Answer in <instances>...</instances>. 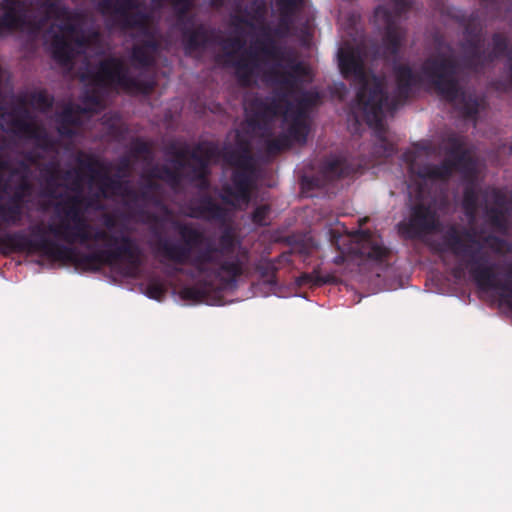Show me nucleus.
I'll list each match as a JSON object with an SVG mask.
<instances>
[{"label": "nucleus", "mask_w": 512, "mask_h": 512, "mask_svg": "<svg viewBox=\"0 0 512 512\" xmlns=\"http://www.w3.org/2000/svg\"><path fill=\"white\" fill-rule=\"evenodd\" d=\"M339 68L344 78L353 77L359 84L356 94V106L362 113L366 124L373 129L377 142L374 153L388 158L395 153V146L387 139V128L384 123L385 113H393L407 101L415 86L420 84L419 76L409 65L394 66L396 95L390 99L385 89L384 80L374 74L368 75L363 59L353 49L341 50Z\"/></svg>", "instance_id": "nucleus-1"}, {"label": "nucleus", "mask_w": 512, "mask_h": 512, "mask_svg": "<svg viewBox=\"0 0 512 512\" xmlns=\"http://www.w3.org/2000/svg\"><path fill=\"white\" fill-rule=\"evenodd\" d=\"M178 232L184 242L183 246L190 248V253L193 248L204 246L192 255L190 264L205 279L196 285L183 287L180 291L182 299L206 302L215 288L213 280H218L223 287L237 285L238 279L245 272L250 255L232 227L227 226L221 231L217 244L202 231L188 224H180Z\"/></svg>", "instance_id": "nucleus-2"}, {"label": "nucleus", "mask_w": 512, "mask_h": 512, "mask_svg": "<svg viewBox=\"0 0 512 512\" xmlns=\"http://www.w3.org/2000/svg\"><path fill=\"white\" fill-rule=\"evenodd\" d=\"M92 199L81 195H67L53 205L56 223L48 224V231L64 243L86 246L91 249V241H104L114 249H104L108 266L124 261V275L135 277L143 264V253L137 243L128 235L115 236L104 229H93L85 217L86 208Z\"/></svg>", "instance_id": "nucleus-3"}, {"label": "nucleus", "mask_w": 512, "mask_h": 512, "mask_svg": "<svg viewBox=\"0 0 512 512\" xmlns=\"http://www.w3.org/2000/svg\"><path fill=\"white\" fill-rule=\"evenodd\" d=\"M444 250L451 252L458 260L453 268L455 277H460L465 269L477 286L483 290L493 289L499 292L502 302L512 310V282L500 281L495 272L496 265L490 262L483 244L470 229H458L450 226L443 235ZM508 278H512V265L508 268Z\"/></svg>", "instance_id": "nucleus-4"}, {"label": "nucleus", "mask_w": 512, "mask_h": 512, "mask_svg": "<svg viewBox=\"0 0 512 512\" xmlns=\"http://www.w3.org/2000/svg\"><path fill=\"white\" fill-rule=\"evenodd\" d=\"M31 236L23 230L7 232L0 236V249L3 253L28 252L40 253L55 261L69 262L84 271H99L108 266L104 249L89 253L80 252L73 244H63L46 236V230L40 224L30 226ZM47 232L48 229H47Z\"/></svg>", "instance_id": "nucleus-5"}, {"label": "nucleus", "mask_w": 512, "mask_h": 512, "mask_svg": "<svg viewBox=\"0 0 512 512\" xmlns=\"http://www.w3.org/2000/svg\"><path fill=\"white\" fill-rule=\"evenodd\" d=\"M0 2V36L5 33L20 31L38 35L49 20L59 21L58 29L67 35L78 33L83 15L66 7L64 2Z\"/></svg>", "instance_id": "nucleus-6"}, {"label": "nucleus", "mask_w": 512, "mask_h": 512, "mask_svg": "<svg viewBox=\"0 0 512 512\" xmlns=\"http://www.w3.org/2000/svg\"><path fill=\"white\" fill-rule=\"evenodd\" d=\"M458 72L456 59L444 54L427 58L421 66L422 75L442 99L449 103L459 100L464 117L475 119L482 100L476 95L465 93L458 80Z\"/></svg>", "instance_id": "nucleus-7"}, {"label": "nucleus", "mask_w": 512, "mask_h": 512, "mask_svg": "<svg viewBox=\"0 0 512 512\" xmlns=\"http://www.w3.org/2000/svg\"><path fill=\"white\" fill-rule=\"evenodd\" d=\"M219 158L236 168L231 175V184L221 187L220 199L231 206L237 203L247 205L251 200L252 174L255 170L250 144L238 141L236 147L226 146L220 149Z\"/></svg>", "instance_id": "nucleus-8"}, {"label": "nucleus", "mask_w": 512, "mask_h": 512, "mask_svg": "<svg viewBox=\"0 0 512 512\" xmlns=\"http://www.w3.org/2000/svg\"><path fill=\"white\" fill-rule=\"evenodd\" d=\"M82 80H89L102 88H121L127 93L150 94L155 86L151 80H141L130 74L125 62L110 56L101 60L95 71L89 70L82 75Z\"/></svg>", "instance_id": "nucleus-9"}, {"label": "nucleus", "mask_w": 512, "mask_h": 512, "mask_svg": "<svg viewBox=\"0 0 512 512\" xmlns=\"http://www.w3.org/2000/svg\"><path fill=\"white\" fill-rule=\"evenodd\" d=\"M445 152L447 157L440 164H417L416 154L407 151L403 154V160L408 164L409 172L422 180L447 181L456 169L466 165L470 161L465 149L463 138L451 134L445 139Z\"/></svg>", "instance_id": "nucleus-10"}, {"label": "nucleus", "mask_w": 512, "mask_h": 512, "mask_svg": "<svg viewBox=\"0 0 512 512\" xmlns=\"http://www.w3.org/2000/svg\"><path fill=\"white\" fill-rule=\"evenodd\" d=\"M76 163L89 173L91 184H97V191L93 197L96 199H110L114 196H121L129 203L128 190L132 189L128 180H122L121 175H110V166L93 154L79 152Z\"/></svg>", "instance_id": "nucleus-11"}, {"label": "nucleus", "mask_w": 512, "mask_h": 512, "mask_svg": "<svg viewBox=\"0 0 512 512\" xmlns=\"http://www.w3.org/2000/svg\"><path fill=\"white\" fill-rule=\"evenodd\" d=\"M177 10L179 27L186 53L205 49L214 42V31L203 24L195 25V17L189 14L194 2H171Z\"/></svg>", "instance_id": "nucleus-12"}, {"label": "nucleus", "mask_w": 512, "mask_h": 512, "mask_svg": "<svg viewBox=\"0 0 512 512\" xmlns=\"http://www.w3.org/2000/svg\"><path fill=\"white\" fill-rule=\"evenodd\" d=\"M287 69L280 70L276 67L268 71L270 82L279 88L277 98L281 103L290 108L292 103L289 97L299 88L300 84L309 75V68L294 58L286 59Z\"/></svg>", "instance_id": "nucleus-13"}, {"label": "nucleus", "mask_w": 512, "mask_h": 512, "mask_svg": "<svg viewBox=\"0 0 512 512\" xmlns=\"http://www.w3.org/2000/svg\"><path fill=\"white\" fill-rule=\"evenodd\" d=\"M437 223L435 211L430 206L418 203L412 207L409 220L399 224V229L407 238L415 239L434 231Z\"/></svg>", "instance_id": "nucleus-14"}, {"label": "nucleus", "mask_w": 512, "mask_h": 512, "mask_svg": "<svg viewBox=\"0 0 512 512\" xmlns=\"http://www.w3.org/2000/svg\"><path fill=\"white\" fill-rule=\"evenodd\" d=\"M374 19L385 29L383 41L387 52L392 56L398 55L404 37L403 30L398 24V15L380 5L374 11Z\"/></svg>", "instance_id": "nucleus-15"}, {"label": "nucleus", "mask_w": 512, "mask_h": 512, "mask_svg": "<svg viewBox=\"0 0 512 512\" xmlns=\"http://www.w3.org/2000/svg\"><path fill=\"white\" fill-rule=\"evenodd\" d=\"M220 156V148L217 143L212 141L200 142L195 145L190 153V159L195 164L188 165L190 167L189 179L191 182L202 179L210 175V163L212 160L218 159Z\"/></svg>", "instance_id": "nucleus-16"}, {"label": "nucleus", "mask_w": 512, "mask_h": 512, "mask_svg": "<svg viewBox=\"0 0 512 512\" xmlns=\"http://www.w3.org/2000/svg\"><path fill=\"white\" fill-rule=\"evenodd\" d=\"M141 2H98L101 8H110L113 4L116 12V21L123 29H138L150 17L142 11H132Z\"/></svg>", "instance_id": "nucleus-17"}, {"label": "nucleus", "mask_w": 512, "mask_h": 512, "mask_svg": "<svg viewBox=\"0 0 512 512\" xmlns=\"http://www.w3.org/2000/svg\"><path fill=\"white\" fill-rule=\"evenodd\" d=\"M359 239V253L371 261L382 262L390 254V249L383 243L382 237L376 235L370 230H360L357 232Z\"/></svg>", "instance_id": "nucleus-18"}, {"label": "nucleus", "mask_w": 512, "mask_h": 512, "mask_svg": "<svg viewBox=\"0 0 512 512\" xmlns=\"http://www.w3.org/2000/svg\"><path fill=\"white\" fill-rule=\"evenodd\" d=\"M281 104L277 97L273 98L271 101L254 98L249 104L248 124L254 128L260 127L261 123L278 115Z\"/></svg>", "instance_id": "nucleus-19"}, {"label": "nucleus", "mask_w": 512, "mask_h": 512, "mask_svg": "<svg viewBox=\"0 0 512 512\" xmlns=\"http://www.w3.org/2000/svg\"><path fill=\"white\" fill-rule=\"evenodd\" d=\"M160 49V42L157 39H143L133 45L130 60L132 65L138 69H148L155 64V54Z\"/></svg>", "instance_id": "nucleus-20"}, {"label": "nucleus", "mask_w": 512, "mask_h": 512, "mask_svg": "<svg viewBox=\"0 0 512 512\" xmlns=\"http://www.w3.org/2000/svg\"><path fill=\"white\" fill-rule=\"evenodd\" d=\"M493 50L488 54H494L495 60L506 56L509 78L505 81L498 80L494 83L496 90L507 92L512 89V49H509V40L502 33H494L492 35Z\"/></svg>", "instance_id": "nucleus-21"}, {"label": "nucleus", "mask_w": 512, "mask_h": 512, "mask_svg": "<svg viewBox=\"0 0 512 512\" xmlns=\"http://www.w3.org/2000/svg\"><path fill=\"white\" fill-rule=\"evenodd\" d=\"M192 216L205 220L223 221L227 216L226 209L216 203L210 195H203L192 203Z\"/></svg>", "instance_id": "nucleus-22"}, {"label": "nucleus", "mask_w": 512, "mask_h": 512, "mask_svg": "<svg viewBox=\"0 0 512 512\" xmlns=\"http://www.w3.org/2000/svg\"><path fill=\"white\" fill-rule=\"evenodd\" d=\"M229 64L235 68L236 77L244 87L250 85L255 70L259 67L257 53L253 50H246L239 59Z\"/></svg>", "instance_id": "nucleus-23"}, {"label": "nucleus", "mask_w": 512, "mask_h": 512, "mask_svg": "<svg viewBox=\"0 0 512 512\" xmlns=\"http://www.w3.org/2000/svg\"><path fill=\"white\" fill-rule=\"evenodd\" d=\"M78 167H79V169L65 170L63 172H61L60 170H58L56 168L52 169L50 172V179L54 180V179L61 178L62 180L66 181V182L71 181L68 188L74 192L73 195H81L82 197H84L81 193L82 192V177L80 175V170H84V168H81L79 165H78ZM85 171H87V170L85 169ZM48 194H49V196H51L53 198L59 199L56 203L62 201V199H64L68 195V194L57 195L54 190H49Z\"/></svg>", "instance_id": "nucleus-24"}, {"label": "nucleus", "mask_w": 512, "mask_h": 512, "mask_svg": "<svg viewBox=\"0 0 512 512\" xmlns=\"http://www.w3.org/2000/svg\"><path fill=\"white\" fill-rule=\"evenodd\" d=\"M157 251L168 260L182 265L187 262L190 263V248L182 244L172 243L168 239H160L157 244Z\"/></svg>", "instance_id": "nucleus-25"}, {"label": "nucleus", "mask_w": 512, "mask_h": 512, "mask_svg": "<svg viewBox=\"0 0 512 512\" xmlns=\"http://www.w3.org/2000/svg\"><path fill=\"white\" fill-rule=\"evenodd\" d=\"M52 58L61 66H68L73 60V48L63 34H54L51 40Z\"/></svg>", "instance_id": "nucleus-26"}, {"label": "nucleus", "mask_w": 512, "mask_h": 512, "mask_svg": "<svg viewBox=\"0 0 512 512\" xmlns=\"http://www.w3.org/2000/svg\"><path fill=\"white\" fill-rule=\"evenodd\" d=\"M161 190V184L153 179H144L140 190L129 189V203L137 204L139 202L144 203H157V196Z\"/></svg>", "instance_id": "nucleus-27"}, {"label": "nucleus", "mask_w": 512, "mask_h": 512, "mask_svg": "<svg viewBox=\"0 0 512 512\" xmlns=\"http://www.w3.org/2000/svg\"><path fill=\"white\" fill-rule=\"evenodd\" d=\"M320 101V95L316 91H304L301 93L299 98L296 100V105L287 108V111L291 113L293 118L303 119L307 118L308 111L315 107Z\"/></svg>", "instance_id": "nucleus-28"}, {"label": "nucleus", "mask_w": 512, "mask_h": 512, "mask_svg": "<svg viewBox=\"0 0 512 512\" xmlns=\"http://www.w3.org/2000/svg\"><path fill=\"white\" fill-rule=\"evenodd\" d=\"M321 172L326 178L334 180L348 177L352 173V168L345 159L331 157L323 161Z\"/></svg>", "instance_id": "nucleus-29"}, {"label": "nucleus", "mask_w": 512, "mask_h": 512, "mask_svg": "<svg viewBox=\"0 0 512 512\" xmlns=\"http://www.w3.org/2000/svg\"><path fill=\"white\" fill-rule=\"evenodd\" d=\"M495 61L494 54H488L487 51L477 47L471 50H465L462 59L464 68L477 72L485 65Z\"/></svg>", "instance_id": "nucleus-30"}, {"label": "nucleus", "mask_w": 512, "mask_h": 512, "mask_svg": "<svg viewBox=\"0 0 512 512\" xmlns=\"http://www.w3.org/2000/svg\"><path fill=\"white\" fill-rule=\"evenodd\" d=\"M24 211L21 207L11 204L0 196V223L7 226H18L22 223Z\"/></svg>", "instance_id": "nucleus-31"}, {"label": "nucleus", "mask_w": 512, "mask_h": 512, "mask_svg": "<svg viewBox=\"0 0 512 512\" xmlns=\"http://www.w3.org/2000/svg\"><path fill=\"white\" fill-rule=\"evenodd\" d=\"M192 150L189 148L187 144H183L181 147H178L176 143H171L166 150L168 155L173 156V163L179 169H184L188 167L187 158H190V153Z\"/></svg>", "instance_id": "nucleus-32"}, {"label": "nucleus", "mask_w": 512, "mask_h": 512, "mask_svg": "<svg viewBox=\"0 0 512 512\" xmlns=\"http://www.w3.org/2000/svg\"><path fill=\"white\" fill-rule=\"evenodd\" d=\"M259 51L274 60H284V53L282 49L276 44L274 39L267 35L264 39L258 40Z\"/></svg>", "instance_id": "nucleus-33"}, {"label": "nucleus", "mask_w": 512, "mask_h": 512, "mask_svg": "<svg viewBox=\"0 0 512 512\" xmlns=\"http://www.w3.org/2000/svg\"><path fill=\"white\" fill-rule=\"evenodd\" d=\"M256 271L259 273L263 282L271 287L277 285V267L272 260H263L256 265Z\"/></svg>", "instance_id": "nucleus-34"}, {"label": "nucleus", "mask_w": 512, "mask_h": 512, "mask_svg": "<svg viewBox=\"0 0 512 512\" xmlns=\"http://www.w3.org/2000/svg\"><path fill=\"white\" fill-rule=\"evenodd\" d=\"M29 104L39 111H49L54 103L53 96L49 95L45 90H38L30 93Z\"/></svg>", "instance_id": "nucleus-35"}, {"label": "nucleus", "mask_w": 512, "mask_h": 512, "mask_svg": "<svg viewBox=\"0 0 512 512\" xmlns=\"http://www.w3.org/2000/svg\"><path fill=\"white\" fill-rule=\"evenodd\" d=\"M463 209L465 215L474 219L478 210V194L474 187L468 186L463 193Z\"/></svg>", "instance_id": "nucleus-36"}, {"label": "nucleus", "mask_w": 512, "mask_h": 512, "mask_svg": "<svg viewBox=\"0 0 512 512\" xmlns=\"http://www.w3.org/2000/svg\"><path fill=\"white\" fill-rule=\"evenodd\" d=\"M299 286H321L324 284H330L334 282V277L327 275L321 276L316 274V271L313 273H302L296 280Z\"/></svg>", "instance_id": "nucleus-37"}, {"label": "nucleus", "mask_w": 512, "mask_h": 512, "mask_svg": "<svg viewBox=\"0 0 512 512\" xmlns=\"http://www.w3.org/2000/svg\"><path fill=\"white\" fill-rule=\"evenodd\" d=\"M22 115H15L11 121L12 126L15 130L28 134L30 137L37 138L36 130L33 125L26 120L28 112L26 109L20 110Z\"/></svg>", "instance_id": "nucleus-38"}, {"label": "nucleus", "mask_w": 512, "mask_h": 512, "mask_svg": "<svg viewBox=\"0 0 512 512\" xmlns=\"http://www.w3.org/2000/svg\"><path fill=\"white\" fill-rule=\"evenodd\" d=\"M289 135L298 142L304 143L308 135V126L303 119L293 118L288 129Z\"/></svg>", "instance_id": "nucleus-39"}, {"label": "nucleus", "mask_w": 512, "mask_h": 512, "mask_svg": "<svg viewBox=\"0 0 512 512\" xmlns=\"http://www.w3.org/2000/svg\"><path fill=\"white\" fill-rule=\"evenodd\" d=\"M290 146L289 137L280 135L276 138L270 139L266 142V150L269 154H277Z\"/></svg>", "instance_id": "nucleus-40"}, {"label": "nucleus", "mask_w": 512, "mask_h": 512, "mask_svg": "<svg viewBox=\"0 0 512 512\" xmlns=\"http://www.w3.org/2000/svg\"><path fill=\"white\" fill-rule=\"evenodd\" d=\"M182 169L176 166V169H171L166 165H162L163 180L168 183L172 188H176L182 181Z\"/></svg>", "instance_id": "nucleus-41"}, {"label": "nucleus", "mask_w": 512, "mask_h": 512, "mask_svg": "<svg viewBox=\"0 0 512 512\" xmlns=\"http://www.w3.org/2000/svg\"><path fill=\"white\" fill-rule=\"evenodd\" d=\"M182 169L176 166V169H171L166 165H162L163 180L168 183L172 188H176L182 181Z\"/></svg>", "instance_id": "nucleus-42"}, {"label": "nucleus", "mask_w": 512, "mask_h": 512, "mask_svg": "<svg viewBox=\"0 0 512 512\" xmlns=\"http://www.w3.org/2000/svg\"><path fill=\"white\" fill-rule=\"evenodd\" d=\"M165 285L159 280H152L146 286V295L154 300L161 301L166 294Z\"/></svg>", "instance_id": "nucleus-43"}, {"label": "nucleus", "mask_w": 512, "mask_h": 512, "mask_svg": "<svg viewBox=\"0 0 512 512\" xmlns=\"http://www.w3.org/2000/svg\"><path fill=\"white\" fill-rule=\"evenodd\" d=\"M130 154L134 158L144 155H151L150 145L141 138H136L131 142Z\"/></svg>", "instance_id": "nucleus-44"}, {"label": "nucleus", "mask_w": 512, "mask_h": 512, "mask_svg": "<svg viewBox=\"0 0 512 512\" xmlns=\"http://www.w3.org/2000/svg\"><path fill=\"white\" fill-rule=\"evenodd\" d=\"M270 213L269 205H260L254 209L251 215V220L254 224L258 226H266L268 225V215Z\"/></svg>", "instance_id": "nucleus-45"}, {"label": "nucleus", "mask_w": 512, "mask_h": 512, "mask_svg": "<svg viewBox=\"0 0 512 512\" xmlns=\"http://www.w3.org/2000/svg\"><path fill=\"white\" fill-rule=\"evenodd\" d=\"M464 35L466 38H480L482 35V27L472 17L469 18L464 27Z\"/></svg>", "instance_id": "nucleus-46"}, {"label": "nucleus", "mask_w": 512, "mask_h": 512, "mask_svg": "<svg viewBox=\"0 0 512 512\" xmlns=\"http://www.w3.org/2000/svg\"><path fill=\"white\" fill-rule=\"evenodd\" d=\"M59 121L63 122L64 124L77 126L79 124V117L77 113L74 111L73 107L67 106L61 112L59 116Z\"/></svg>", "instance_id": "nucleus-47"}, {"label": "nucleus", "mask_w": 512, "mask_h": 512, "mask_svg": "<svg viewBox=\"0 0 512 512\" xmlns=\"http://www.w3.org/2000/svg\"><path fill=\"white\" fill-rule=\"evenodd\" d=\"M491 224L495 227H502L504 224V213L500 208L492 207L487 212Z\"/></svg>", "instance_id": "nucleus-48"}, {"label": "nucleus", "mask_w": 512, "mask_h": 512, "mask_svg": "<svg viewBox=\"0 0 512 512\" xmlns=\"http://www.w3.org/2000/svg\"><path fill=\"white\" fill-rule=\"evenodd\" d=\"M132 163L129 156H122L119 158L117 167H116V174L121 175L123 177H128L130 175Z\"/></svg>", "instance_id": "nucleus-49"}, {"label": "nucleus", "mask_w": 512, "mask_h": 512, "mask_svg": "<svg viewBox=\"0 0 512 512\" xmlns=\"http://www.w3.org/2000/svg\"><path fill=\"white\" fill-rule=\"evenodd\" d=\"M26 197L29 196L14 189L13 192L10 195H8L5 199L11 202V204L21 207L24 211Z\"/></svg>", "instance_id": "nucleus-50"}, {"label": "nucleus", "mask_w": 512, "mask_h": 512, "mask_svg": "<svg viewBox=\"0 0 512 512\" xmlns=\"http://www.w3.org/2000/svg\"><path fill=\"white\" fill-rule=\"evenodd\" d=\"M10 169V164L7 160L3 159L0 155V192L7 194L9 189L8 181H3L2 172L8 171Z\"/></svg>", "instance_id": "nucleus-51"}, {"label": "nucleus", "mask_w": 512, "mask_h": 512, "mask_svg": "<svg viewBox=\"0 0 512 512\" xmlns=\"http://www.w3.org/2000/svg\"><path fill=\"white\" fill-rule=\"evenodd\" d=\"M137 30L138 34L144 37V39H157L155 31L150 24V17Z\"/></svg>", "instance_id": "nucleus-52"}, {"label": "nucleus", "mask_w": 512, "mask_h": 512, "mask_svg": "<svg viewBox=\"0 0 512 512\" xmlns=\"http://www.w3.org/2000/svg\"><path fill=\"white\" fill-rule=\"evenodd\" d=\"M14 189L30 196L33 187L28 178L26 176H23Z\"/></svg>", "instance_id": "nucleus-53"}, {"label": "nucleus", "mask_w": 512, "mask_h": 512, "mask_svg": "<svg viewBox=\"0 0 512 512\" xmlns=\"http://www.w3.org/2000/svg\"><path fill=\"white\" fill-rule=\"evenodd\" d=\"M463 51L471 50L477 47H482V40L480 38H465V40L460 44Z\"/></svg>", "instance_id": "nucleus-54"}, {"label": "nucleus", "mask_w": 512, "mask_h": 512, "mask_svg": "<svg viewBox=\"0 0 512 512\" xmlns=\"http://www.w3.org/2000/svg\"><path fill=\"white\" fill-rule=\"evenodd\" d=\"M162 166L152 167L147 174L142 176L143 179L163 180Z\"/></svg>", "instance_id": "nucleus-55"}, {"label": "nucleus", "mask_w": 512, "mask_h": 512, "mask_svg": "<svg viewBox=\"0 0 512 512\" xmlns=\"http://www.w3.org/2000/svg\"><path fill=\"white\" fill-rule=\"evenodd\" d=\"M290 31V21L282 17L279 21L278 27L275 29V34L278 36H285Z\"/></svg>", "instance_id": "nucleus-56"}, {"label": "nucleus", "mask_w": 512, "mask_h": 512, "mask_svg": "<svg viewBox=\"0 0 512 512\" xmlns=\"http://www.w3.org/2000/svg\"><path fill=\"white\" fill-rule=\"evenodd\" d=\"M244 47V41L239 37L227 39L225 41V48L240 50Z\"/></svg>", "instance_id": "nucleus-57"}, {"label": "nucleus", "mask_w": 512, "mask_h": 512, "mask_svg": "<svg viewBox=\"0 0 512 512\" xmlns=\"http://www.w3.org/2000/svg\"><path fill=\"white\" fill-rule=\"evenodd\" d=\"M58 132L61 136L64 137H72L75 134L74 130L72 129V125L64 124L61 121H59Z\"/></svg>", "instance_id": "nucleus-58"}, {"label": "nucleus", "mask_w": 512, "mask_h": 512, "mask_svg": "<svg viewBox=\"0 0 512 512\" xmlns=\"http://www.w3.org/2000/svg\"><path fill=\"white\" fill-rule=\"evenodd\" d=\"M484 242L491 243V247H496L497 249H500L505 244L503 239L493 235L485 237Z\"/></svg>", "instance_id": "nucleus-59"}, {"label": "nucleus", "mask_w": 512, "mask_h": 512, "mask_svg": "<svg viewBox=\"0 0 512 512\" xmlns=\"http://www.w3.org/2000/svg\"><path fill=\"white\" fill-rule=\"evenodd\" d=\"M196 184V187L201 191H207L210 188V180L209 176H205L202 179H198L193 181Z\"/></svg>", "instance_id": "nucleus-60"}, {"label": "nucleus", "mask_w": 512, "mask_h": 512, "mask_svg": "<svg viewBox=\"0 0 512 512\" xmlns=\"http://www.w3.org/2000/svg\"><path fill=\"white\" fill-rule=\"evenodd\" d=\"M277 4H284L285 8H294L298 7L300 4H303L304 2H276Z\"/></svg>", "instance_id": "nucleus-61"}, {"label": "nucleus", "mask_w": 512, "mask_h": 512, "mask_svg": "<svg viewBox=\"0 0 512 512\" xmlns=\"http://www.w3.org/2000/svg\"><path fill=\"white\" fill-rule=\"evenodd\" d=\"M396 4H398L400 7V10H404V9H407L410 7V4L412 2H406V1H403V2H395Z\"/></svg>", "instance_id": "nucleus-62"}, {"label": "nucleus", "mask_w": 512, "mask_h": 512, "mask_svg": "<svg viewBox=\"0 0 512 512\" xmlns=\"http://www.w3.org/2000/svg\"><path fill=\"white\" fill-rule=\"evenodd\" d=\"M182 272V269L179 268V267H174L171 271H167V274L168 275H173L175 273H181Z\"/></svg>", "instance_id": "nucleus-63"}, {"label": "nucleus", "mask_w": 512, "mask_h": 512, "mask_svg": "<svg viewBox=\"0 0 512 512\" xmlns=\"http://www.w3.org/2000/svg\"><path fill=\"white\" fill-rule=\"evenodd\" d=\"M114 220L112 218H108L106 221H105V225L106 227L108 228H112L114 226Z\"/></svg>", "instance_id": "nucleus-64"}]
</instances>
